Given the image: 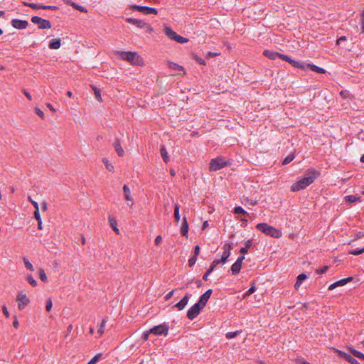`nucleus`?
<instances>
[{"instance_id":"nucleus-24","label":"nucleus","mask_w":364,"mask_h":364,"mask_svg":"<svg viewBox=\"0 0 364 364\" xmlns=\"http://www.w3.org/2000/svg\"><path fill=\"white\" fill-rule=\"evenodd\" d=\"M109 224H110V226L112 227V228L113 229V230L117 234L119 235V228H117V220L112 216H109Z\"/></svg>"},{"instance_id":"nucleus-33","label":"nucleus","mask_w":364,"mask_h":364,"mask_svg":"<svg viewBox=\"0 0 364 364\" xmlns=\"http://www.w3.org/2000/svg\"><path fill=\"white\" fill-rule=\"evenodd\" d=\"M173 215H174V219H175L176 222L178 223L180 220V218H181L180 213H179V205L178 204H175V205H174Z\"/></svg>"},{"instance_id":"nucleus-18","label":"nucleus","mask_w":364,"mask_h":364,"mask_svg":"<svg viewBox=\"0 0 364 364\" xmlns=\"http://www.w3.org/2000/svg\"><path fill=\"white\" fill-rule=\"evenodd\" d=\"M188 232V224L186 216L183 218V223L181 225V232L182 235L187 237Z\"/></svg>"},{"instance_id":"nucleus-51","label":"nucleus","mask_w":364,"mask_h":364,"mask_svg":"<svg viewBox=\"0 0 364 364\" xmlns=\"http://www.w3.org/2000/svg\"><path fill=\"white\" fill-rule=\"evenodd\" d=\"M279 58H281L283 60H285V61H287L288 63H290V61L292 60L288 55H284V54H281V55H279Z\"/></svg>"},{"instance_id":"nucleus-36","label":"nucleus","mask_w":364,"mask_h":364,"mask_svg":"<svg viewBox=\"0 0 364 364\" xmlns=\"http://www.w3.org/2000/svg\"><path fill=\"white\" fill-rule=\"evenodd\" d=\"M92 89H93L96 99L100 102H102V98L101 97L100 90L99 89H97L96 87H92Z\"/></svg>"},{"instance_id":"nucleus-46","label":"nucleus","mask_w":364,"mask_h":364,"mask_svg":"<svg viewBox=\"0 0 364 364\" xmlns=\"http://www.w3.org/2000/svg\"><path fill=\"white\" fill-rule=\"evenodd\" d=\"M176 42L178 43H187L188 41V40L183 36H181L179 35L177 36L176 40H175Z\"/></svg>"},{"instance_id":"nucleus-21","label":"nucleus","mask_w":364,"mask_h":364,"mask_svg":"<svg viewBox=\"0 0 364 364\" xmlns=\"http://www.w3.org/2000/svg\"><path fill=\"white\" fill-rule=\"evenodd\" d=\"M61 46V41L59 38L52 39L48 45L50 49H58Z\"/></svg>"},{"instance_id":"nucleus-9","label":"nucleus","mask_w":364,"mask_h":364,"mask_svg":"<svg viewBox=\"0 0 364 364\" xmlns=\"http://www.w3.org/2000/svg\"><path fill=\"white\" fill-rule=\"evenodd\" d=\"M132 8L141 13H143L144 14L149 15V14H155L156 15L158 14L157 10L155 8L149 7L146 6H139V5H134Z\"/></svg>"},{"instance_id":"nucleus-2","label":"nucleus","mask_w":364,"mask_h":364,"mask_svg":"<svg viewBox=\"0 0 364 364\" xmlns=\"http://www.w3.org/2000/svg\"><path fill=\"white\" fill-rule=\"evenodd\" d=\"M116 53L120 59L126 60L132 65H139L142 63V58L135 52L117 51Z\"/></svg>"},{"instance_id":"nucleus-25","label":"nucleus","mask_w":364,"mask_h":364,"mask_svg":"<svg viewBox=\"0 0 364 364\" xmlns=\"http://www.w3.org/2000/svg\"><path fill=\"white\" fill-rule=\"evenodd\" d=\"M241 267H242V264L235 262L232 265L231 269H230L232 274H233V275L237 274L240 272Z\"/></svg>"},{"instance_id":"nucleus-28","label":"nucleus","mask_w":364,"mask_h":364,"mask_svg":"<svg viewBox=\"0 0 364 364\" xmlns=\"http://www.w3.org/2000/svg\"><path fill=\"white\" fill-rule=\"evenodd\" d=\"M289 63L294 68L306 70V63H304L291 60Z\"/></svg>"},{"instance_id":"nucleus-3","label":"nucleus","mask_w":364,"mask_h":364,"mask_svg":"<svg viewBox=\"0 0 364 364\" xmlns=\"http://www.w3.org/2000/svg\"><path fill=\"white\" fill-rule=\"evenodd\" d=\"M256 228L263 232L264 234L273 237L274 238H279L282 237V231L271 226L269 225L267 223H261L256 225Z\"/></svg>"},{"instance_id":"nucleus-17","label":"nucleus","mask_w":364,"mask_h":364,"mask_svg":"<svg viewBox=\"0 0 364 364\" xmlns=\"http://www.w3.org/2000/svg\"><path fill=\"white\" fill-rule=\"evenodd\" d=\"M164 33L170 39L175 41L178 34L173 31L169 26H165L164 28Z\"/></svg>"},{"instance_id":"nucleus-45","label":"nucleus","mask_w":364,"mask_h":364,"mask_svg":"<svg viewBox=\"0 0 364 364\" xmlns=\"http://www.w3.org/2000/svg\"><path fill=\"white\" fill-rule=\"evenodd\" d=\"M364 252V247L361 249H355L349 252L350 254L353 255H358Z\"/></svg>"},{"instance_id":"nucleus-49","label":"nucleus","mask_w":364,"mask_h":364,"mask_svg":"<svg viewBox=\"0 0 364 364\" xmlns=\"http://www.w3.org/2000/svg\"><path fill=\"white\" fill-rule=\"evenodd\" d=\"M35 111H36V114H38L41 119L45 118L43 112L42 110H41L39 108H36Z\"/></svg>"},{"instance_id":"nucleus-53","label":"nucleus","mask_w":364,"mask_h":364,"mask_svg":"<svg viewBox=\"0 0 364 364\" xmlns=\"http://www.w3.org/2000/svg\"><path fill=\"white\" fill-rule=\"evenodd\" d=\"M328 266H325V267H322V268H321L319 269H317L316 272L318 274H321L325 273L328 270Z\"/></svg>"},{"instance_id":"nucleus-63","label":"nucleus","mask_w":364,"mask_h":364,"mask_svg":"<svg viewBox=\"0 0 364 364\" xmlns=\"http://www.w3.org/2000/svg\"><path fill=\"white\" fill-rule=\"evenodd\" d=\"M361 26L363 28V32H364V11H363L361 15Z\"/></svg>"},{"instance_id":"nucleus-20","label":"nucleus","mask_w":364,"mask_h":364,"mask_svg":"<svg viewBox=\"0 0 364 364\" xmlns=\"http://www.w3.org/2000/svg\"><path fill=\"white\" fill-rule=\"evenodd\" d=\"M309 68L312 71H314L317 73H320V74H323V73H325L326 70L322 68H320L318 66H316L315 65H313V64H307L306 63V70Z\"/></svg>"},{"instance_id":"nucleus-47","label":"nucleus","mask_w":364,"mask_h":364,"mask_svg":"<svg viewBox=\"0 0 364 364\" xmlns=\"http://www.w3.org/2000/svg\"><path fill=\"white\" fill-rule=\"evenodd\" d=\"M196 260H197V257H196L194 255L193 257H191L188 259V265H189V267H193L196 264Z\"/></svg>"},{"instance_id":"nucleus-52","label":"nucleus","mask_w":364,"mask_h":364,"mask_svg":"<svg viewBox=\"0 0 364 364\" xmlns=\"http://www.w3.org/2000/svg\"><path fill=\"white\" fill-rule=\"evenodd\" d=\"M174 291H175V290H174V289H173V290H172V291H169V292H168V294L164 296L165 300H166V301L169 300V299L173 296V294H174Z\"/></svg>"},{"instance_id":"nucleus-22","label":"nucleus","mask_w":364,"mask_h":364,"mask_svg":"<svg viewBox=\"0 0 364 364\" xmlns=\"http://www.w3.org/2000/svg\"><path fill=\"white\" fill-rule=\"evenodd\" d=\"M307 278V276L306 274L302 273V274H300L298 275L297 278H296V282L294 284V287L296 289H298L299 288V287L301 286V284H302V282Z\"/></svg>"},{"instance_id":"nucleus-62","label":"nucleus","mask_w":364,"mask_h":364,"mask_svg":"<svg viewBox=\"0 0 364 364\" xmlns=\"http://www.w3.org/2000/svg\"><path fill=\"white\" fill-rule=\"evenodd\" d=\"M149 333H151L149 332V331H145V332L143 333V335H142V338H143L144 340H145V341H146V340H147V339H148V338H149Z\"/></svg>"},{"instance_id":"nucleus-7","label":"nucleus","mask_w":364,"mask_h":364,"mask_svg":"<svg viewBox=\"0 0 364 364\" xmlns=\"http://www.w3.org/2000/svg\"><path fill=\"white\" fill-rule=\"evenodd\" d=\"M16 301L18 302V309L22 310L29 304L30 300L25 293L20 291L17 295Z\"/></svg>"},{"instance_id":"nucleus-56","label":"nucleus","mask_w":364,"mask_h":364,"mask_svg":"<svg viewBox=\"0 0 364 364\" xmlns=\"http://www.w3.org/2000/svg\"><path fill=\"white\" fill-rule=\"evenodd\" d=\"M2 311H3L4 314L6 316V317L9 318L10 314H9V312L8 311L6 306H2Z\"/></svg>"},{"instance_id":"nucleus-58","label":"nucleus","mask_w":364,"mask_h":364,"mask_svg":"<svg viewBox=\"0 0 364 364\" xmlns=\"http://www.w3.org/2000/svg\"><path fill=\"white\" fill-rule=\"evenodd\" d=\"M34 217H35V218H36L38 221L41 220V215H40L39 210H35V211H34Z\"/></svg>"},{"instance_id":"nucleus-64","label":"nucleus","mask_w":364,"mask_h":364,"mask_svg":"<svg viewBox=\"0 0 364 364\" xmlns=\"http://www.w3.org/2000/svg\"><path fill=\"white\" fill-rule=\"evenodd\" d=\"M252 240H248L245 242V247H247V249L250 248L251 246H252Z\"/></svg>"},{"instance_id":"nucleus-57","label":"nucleus","mask_w":364,"mask_h":364,"mask_svg":"<svg viewBox=\"0 0 364 364\" xmlns=\"http://www.w3.org/2000/svg\"><path fill=\"white\" fill-rule=\"evenodd\" d=\"M346 41V36H341L340 38H338L336 41V44L337 45H340L343 41Z\"/></svg>"},{"instance_id":"nucleus-38","label":"nucleus","mask_w":364,"mask_h":364,"mask_svg":"<svg viewBox=\"0 0 364 364\" xmlns=\"http://www.w3.org/2000/svg\"><path fill=\"white\" fill-rule=\"evenodd\" d=\"M240 331H232V332H228L226 334H225V337L227 339H232V338H234L235 337H236L237 335L240 334Z\"/></svg>"},{"instance_id":"nucleus-23","label":"nucleus","mask_w":364,"mask_h":364,"mask_svg":"<svg viewBox=\"0 0 364 364\" xmlns=\"http://www.w3.org/2000/svg\"><path fill=\"white\" fill-rule=\"evenodd\" d=\"M339 353L350 363L360 364L359 362L356 359L353 358L350 355H348V354L341 352V351H340Z\"/></svg>"},{"instance_id":"nucleus-44","label":"nucleus","mask_w":364,"mask_h":364,"mask_svg":"<svg viewBox=\"0 0 364 364\" xmlns=\"http://www.w3.org/2000/svg\"><path fill=\"white\" fill-rule=\"evenodd\" d=\"M294 159V154H289L283 161V164H289L291 161H292Z\"/></svg>"},{"instance_id":"nucleus-11","label":"nucleus","mask_w":364,"mask_h":364,"mask_svg":"<svg viewBox=\"0 0 364 364\" xmlns=\"http://www.w3.org/2000/svg\"><path fill=\"white\" fill-rule=\"evenodd\" d=\"M353 278L352 277H347V278H344V279H340V280H338V281L331 284L328 287V289L329 290H333V289H334L335 288H336L338 287L344 286L347 283H348L349 282H351L353 280Z\"/></svg>"},{"instance_id":"nucleus-10","label":"nucleus","mask_w":364,"mask_h":364,"mask_svg":"<svg viewBox=\"0 0 364 364\" xmlns=\"http://www.w3.org/2000/svg\"><path fill=\"white\" fill-rule=\"evenodd\" d=\"M223 252L221 257V262L222 264H225L228 257L230 255V251L232 249L231 245L229 243H226L223 247Z\"/></svg>"},{"instance_id":"nucleus-48","label":"nucleus","mask_w":364,"mask_h":364,"mask_svg":"<svg viewBox=\"0 0 364 364\" xmlns=\"http://www.w3.org/2000/svg\"><path fill=\"white\" fill-rule=\"evenodd\" d=\"M52 306H53V304H52V300L50 299H48L47 302H46V309L47 311H50L52 309Z\"/></svg>"},{"instance_id":"nucleus-37","label":"nucleus","mask_w":364,"mask_h":364,"mask_svg":"<svg viewBox=\"0 0 364 364\" xmlns=\"http://www.w3.org/2000/svg\"><path fill=\"white\" fill-rule=\"evenodd\" d=\"M23 261L27 269L30 271L34 270L33 264L29 262V260L27 258L23 257Z\"/></svg>"},{"instance_id":"nucleus-60","label":"nucleus","mask_w":364,"mask_h":364,"mask_svg":"<svg viewBox=\"0 0 364 364\" xmlns=\"http://www.w3.org/2000/svg\"><path fill=\"white\" fill-rule=\"evenodd\" d=\"M13 326L15 328H18V326H19V323H18V321L17 319V318L15 316L14 317V321H13Z\"/></svg>"},{"instance_id":"nucleus-13","label":"nucleus","mask_w":364,"mask_h":364,"mask_svg":"<svg viewBox=\"0 0 364 364\" xmlns=\"http://www.w3.org/2000/svg\"><path fill=\"white\" fill-rule=\"evenodd\" d=\"M11 25L16 29H25L28 26V23L25 20L13 19L11 21Z\"/></svg>"},{"instance_id":"nucleus-39","label":"nucleus","mask_w":364,"mask_h":364,"mask_svg":"<svg viewBox=\"0 0 364 364\" xmlns=\"http://www.w3.org/2000/svg\"><path fill=\"white\" fill-rule=\"evenodd\" d=\"M23 4L26 6H28L33 9H41V7H42V4H36L34 3L23 2Z\"/></svg>"},{"instance_id":"nucleus-31","label":"nucleus","mask_w":364,"mask_h":364,"mask_svg":"<svg viewBox=\"0 0 364 364\" xmlns=\"http://www.w3.org/2000/svg\"><path fill=\"white\" fill-rule=\"evenodd\" d=\"M349 350L355 357L364 360V354L361 352L354 349L353 347H350Z\"/></svg>"},{"instance_id":"nucleus-41","label":"nucleus","mask_w":364,"mask_h":364,"mask_svg":"<svg viewBox=\"0 0 364 364\" xmlns=\"http://www.w3.org/2000/svg\"><path fill=\"white\" fill-rule=\"evenodd\" d=\"M234 213L235 214H243L247 215V213L241 207V206H236L234 208Z\"/></svg>"},{"instance_id":"nucleus-32","label":"nucleus","mask_w":364,"mask_h":364,"mask_svg":"<svg viewBox=\"0 0 364 364\" xmlns=\"http://www.w3.org/2000/svg\"><path fill=\"white\" fill-rule=\"evenodd\" d=\"M168 67L173 70L176 71H181L183 70V68L176 63H174L173 62H168Z\"/></svg>"},{"instance_id":"nucleus-4","label":"nucleus","mask_w":364,"mask_h":364,"mask_svg":"<svg viewBox=\"0 0 364 364\" xmlns=\"http://www.w3.org/2000/svg\"><path fill=\"white\" fill-rule=\"evenodd\" d=\"M228 165V161L223 157H216L211 159L209 164V169L210 171H218Z\"/></svg>"},{"instance_id":"nucleus-15","label":"nucleus","mask_w":364,"mask_h":364,"mask_svg":"<svg viewBox=\"0 0 364 364\" xmlns=\"http://www.w3.org/2000/svg\"><path fill=\"white\" fill-rule=\"evenodd\" d=\"M190 296H191V294H186L180 301L175 304V307L177 308L178 311L183 310L187 305Z\"/></svg>"},{"instance_id":"nucleus-14","label":"nucleus","mask_w":364,"mask_h":364,"mask_svg":"<svg viewBox=\"0 0 364 364\" xmlns=\"http://www.w3.org/2000/svg\"><path fill=\"white\" fill-rule=\"evenodd\" d=\"M212 294V289L207 290L205 293H203L200 299L198 302H197L198 304H200L203 308L206 305L208 299H210V296Z\"/></svg>"},{"instance_id":"nucleus-55","label":"nucleus","mask_w":364,"mask_h":364,"mask_svg":"<svg viewBox=\"0 0 364 364\" xmlns=\"http://www.w3.org/2000/svg\"><path fill=\"white\" fill-rule=\"evenodd\" d=\"M222 263L221 262V259H215L212 264H210L212 267H213L214 268H215L217 267V265H218L219 264Z\"/></svg>"},{"instance_id":"nucleus-26","label":"nucleus","mask_w":364,"mask_h":364,"mask_svg":"<svg viewBox=\"0 0 364 364\" xmlns=\"http://www.w3.org/2000/svg\"><path fill=\"white\" fill-rule=\"evenodd\" d=\"M160 152L164 161L167 164L169 161V156L164 145L161 146Z\"/></svg>"},{"instance_id":"nucleus-16","label":"nucleus","mask_w":364,"mask_h":364,"mask_svg":"<svg viewBox=\"0 0 364 364\" xmlns=\"http://www.w3.org/2000/svg\"><path fill=\"white\" fill-rule=\"evenodd\" d=\"M263 55L269 59L275 60L277 58H279V55H281V53H279L277 52H275V51L271 50H265L263 52Z\"/></svg>"},{"instance_id":"nucleus-1","label":"nucleus","mask_w":364,"mask_h":364,"mask_svg":"<svg viewBox=\"0 0 364 364\" xmlns=\"http://www.w3.org/2000/svg\"><path fill=\"white\" fill-rule=\"evenodd\" d=\"M318 176L319 172L318 171H313L311 173V176H305L299 181L294 183L291 186V191L296 192L304 189L310 184H311L316 180V178H318Z\"/></svg>"},{"instance_id":"nucleus-6","label":"nucleus","mask_w":364,"mask_h":364,"mask_svg":"<svg viewBox=\"0 0 364 364\" xmlns=\"http://www.w3.org/2000/svg\"><path fill=\"white\" fill-rule=\"evenodd\" d=\"M34 24L38 25L39 29H49L51 28V23L48 20L43 19L38 16H33L31 19Z\"/></svg>"},{"instance_id":"nucleus-35","label":"nucleus","mask_w":364,"mask_h":364,"mask_svg":"<svg viewBox=\"0 0 364 364\" xmlns=\"http://www.w3.org/2000/svg\"><path fill=\"white\" fill-rule=\"evenodd\" d=\"M106 323H107L106 320L103 319L102 321L101 324L98 326L97 333L100 334V336L102 335L103 333L105 332V328Z\"/></svg>"},{"instance_id":"nucleus-19","label":"nucleus","mask_w":364,"mask_h":364,"mask_svg":"<svg viewBox=\"0 0 364 364\" xmlns=\"http://www.w3.org/2000/svg\"><path fill=\"white\" fill-rule=\"evenodd\" d=\"M114 149L119 156H123L124 154V151L121 146V143L119 139H116L114 142Z\"/></svg>"},{"instance_id":"nucleus-30","label":"nucleus","mask_w":364,"mask_h":364,"mask_svg":"<svg viewBox=\"0 0 364 364\" xmlns=\"http://www.w3.org/2000/svg\"><path fill=\"white\" fill-rule=\"evenodd\" d=\"M346 200L348 203H354V202H360L361 201V197L357 196L355 195H349L346 196L345 198Z\"/></svg>"},{"instance_id":"nucleus-29","label":"nucleus","mask_w":364,"mask_h":364,"mask_svg":"<svg viewBox=\"0 0 364 364\" xmlns=\"http://www.w3.org/2000/svg\"><path fill=\"white\" fill-rule=\"evenodd\" d=\"M123 191H124V193L125 199L127 200L132 201L133 198H132V197L131 196V191H130V189H129V188L128 187L127 185H124V186H123Z\"/></svg>"},{"instance_id":"nucleus-54","label":"nucleus","mask_w":364,"mask_h":364,"mask_svg":"<svg viewBox=\"0 0 364 364\" xmlns=\"http://www.w3.org/2000/svg\"><path fill=\"white\" fill-rule=\"evenodd\" d=\"M162 241V237L161 235H158L156 238H155V240H154V242H155V245H159L161 244Z\"/></svg>"},{"instance_id":"nucleus-59","label":"nucleus","mask_w":364,"mask_h":364,"mask_svg":"<svg viewBox=\"0 0 364 364\" xmlns=\"http://www.w3.org/2000/svg\"><path fill=\"white\" fill-rule=\"evenodd\" d=\"M200 253V247L198 245L194 247V256L197 257Z\"/></svg>"},{"instance_id":"nucleus-34","label":"nucleus","mask_w":364,"mask_h":364,"mask_svg":"<svg viewBox=\"0 0 364 364\" xmlns=\"http://www.w3.org/2000/svg\"><path fill=\"white\" fill-rule=\"evenodd\" d=\"M102 161H103V163H104V164H105V166L106 168H107L109 171H111V172H113V171H114V166L112 165V163H110V162L109 161V160H108V159H103Z\"/></svg>"},{"instance_id":"nucleus-50","label":"nucleus","mask_w":364,"mask_h":364,"mask_svg":"<svg viewBox=\"0 0 364 364\" xmlns=\"http://www.w3.org/2000/svg\"><path fill=\"white\" fill-rule=\"evenodd\" d=\"M42 9H50V10H56L58 9L57 6H51V5H48V6H46V5H43L42 4V7H41Z\"/></svg>"},{"instance_id":"nucleus-27","label":"nucleus","mask_w":364,"mask_h":364,"mask_svg":"<svg viewBox=\"0 0 364 364\" xmlns=\"http://www.w3.org/2000/svg\"><path fill=\"white\" fill-rule=\"evenodd\" d=\"M66 4H68V5H70L71 6H73L74 9L81 11V12H84V13H86L87 11V9L82 6H79L78 4H75V2H73L70 0H68L66 1Z\"/></svg>"},{"instance_id":"nucleus-61","label":"nucleus","mask_w":364,"mask_h":364,"mask_svg":"<svg viewBox=\"0 0 364 364\" xmlns=\"http://www.w3.org/2000/svg\"><path fill=\"white\" fill-rule=\"evenodd\" d=\"M23 94L25 95V96L26 97V98L28 100H30V101L32 100V97H31V95H30V93L27 90H23Z\"/></svg>"},{"instance_id":"nucleus-8","label":"nucleus","mask_w":364,"mask_h":364,"mask_svg":"<svg viewBox=\"0 0 364 364\" xmlns=\"http://www.w3.org/2000/svg\"><path fill=\"white\" fill-rule=\"evenodd\" d=\"M203 307L198 303L193 305L187 311V317L190 320L194 319L200 312Z\"/></svg>"},{"instance_id":"nucleus-5","label":"nucleus","mask_w":364,"mask_h":364,"mask_svg":"<svg viewBox=\"0 0 364 364\" xmlns=\"http://www.w3.org/2000/svg\"><path fill=\"white\" fill-rule=\"evenodd\" d=\"M168 329V325L166 323H164L162 324L154 326L149 330V332L156 336L167 335Z\"/></svg>"},{"instance_id":"nucleus-42","label":"nucleus","mask_w":364,"mask_h":364,"mask_svg":"<svg viewBox=\"0 0 364 364\" xmlns=\"http://www.w3.org/2000/svg\"><path fill=\"white\" fill-rule=\"evenodd\" d=\"M39 277L40 279L43 281V282H47L48 279H47V276L46 274V272L43 269H39Z\"/></svg>"},{"instance_id":"nucleus-12","label":"nucleus","mask_w":364,"mask_h":364,"mask_svg":"<svg viewBox=\"0 0 364 364\" xmlns=\"http://www.w3.org/2000/svg\"><path fill=\"white\" fill-rule=\"evenodd\" d=\"M127 21L132 24L136 25V26H138L139 28H144L146 26H147L148 31H152V28L149 24H146L141 20L129 18H127Z\"/></svg>"},{"instance_id":"nucleus-43","label":"nucleus","mask_w":364,"mask_h":364,"mask_svg":"<svg viewBox=\"0 0 364 364\" xmlns=\"http://www.w3.org/2000/svg\"><path fill=\"white\" fill-rule=\"evenodd\" d=\"M27 281L32 287H36L37 285L36 281L33 279L31 274H28L27 276Z\"/></svg>"},{"instance_id":"nucleus-40","label":"nucleus","mask_w":364,"mask_h":364,"mask_svg":"<svg viewBox=\"0 0 364 364\" xmlns=\"http://www.w3.org/2000/svg\"><path fill=\"white\" fill-rule=\"evenodd\" d=\"M102 358V353H98L95 355L89 362V364H95L97 363L100 358Z\"/></svg>"}]
</instances>
